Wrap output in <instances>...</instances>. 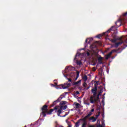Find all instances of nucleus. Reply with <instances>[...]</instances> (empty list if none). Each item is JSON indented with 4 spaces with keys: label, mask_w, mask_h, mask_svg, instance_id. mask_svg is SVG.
<instances>
[{
    "label": "nucleus",
    "mask_w": 127,
    "mask_h": 127,
    "mask_svg": "<svg viewBox=\"0 0 127 127\" xmlns=\"http://www.w3.org/2000/svg\"><path fill=\"white\" fill-rule=\"evenodd\" d=\"M94 112H95V109H91V112H90V113H93Z\"/></svg>",
    "instance_id": "35"
},
{
    "label": "nucleus",
    "mask_w": 127,
    "mask_h": 127,
    "mask_svg": "<svg viewBox=\"0 0 127 127\" xmlns=\"http://www.w3.org/2000/svg\"><path fill=\"white\" fill-rule=\"evenodd\" d=\"M71 86V83H64V84H60L59 85V87H60V89H67V88H69V87Z\"/></svg>",
    "instance_id": "5"
},
{
    "label": "nucleus",
    "mask_w": 127,
    "mask_h": 127,
    "mask_svg": "<svg viewBox=\"0 0 127 127\" xmlns=\"http://www.w3.org/2000/svg\"><path fill=\"white\" fill-rule=\"evenodd\" d=\"M61 127H64L62 126Z\"/></svg>",
    "instance_id": "61"
},
{
    "label": "nucleus",
    "mask_w": 127,
    "mask_h": 127,
    "mask_svg": "<svg viewBox=\"0 0 127 127\" xmlns=\"http://www.w3.org/2000/svg\"><path fill=\"white\" fill-rule=\"evenodd\" d=\"M96 117L97 119H98V118H99V117H100V115L99 114L96 115Z\"/></svg>",
    "instance_id": "41"
},
{
    "label": "nucleus",
    "mask_w": 127,
    "mask_h": 127,
    "mask_svg": "<svg viewBox=\"0 0 127 127\" xmlns=\"http://www.w3.org/2000/svg\"><path fill=\"white\" fill-rule=\"evenodd\" d=\"M76 57H77V55H75V58H74V59L73 61H75V60H76V59H77Z\"/></svg>",
    "instance_id": "37"
},
{
    "label": "nucleus",
    "mask_w": 127,
    "mask_h": 127,
    "mask_svg": "<svg viewBox=\"0 0 127 127\" xmlns=\"http://www.w3.org/2000/svg\"><path fill=\"white\" fill-rule=\"evenodd\" d=\"M58 108H59V106L58 105L56 106L55 107H54V109H51L49 110V111H48V110L46 114H47L48 115H51L54 111H55V113H57V110H58Z\"/></svg>",
    "instance_id": "4"
},
{
    "label": "nucleus",
    "mask_w": 127,
    "mask_h": 127,
    "mask_svg": "<svg viewBox=\"0 0 127 127\" xmlns=\"http://www.w3.org/2000/svg\"><path fill=\"white\" fill-rule=\"evenodd\" d=\"M33 126V127H37V124L36 123H32L31 124V126Z\"/></svg>",
    "instance_id": "24"
},
{
    "label": "nucleus",
    "mask_w": 127,
    "mask_h": 127,
    "mask_svg": "<svg viewBox=\"0 0 127 127\" xmlns=\"http://www.w3.org/2000/svg\"><path fill=\"white\" fill-rule=\"evenodd\" d=\"M79 94H80V92H79V91H76L75 93V95H79Z\"/></svg>",
    "instance_id": "36"
},
{
    "label": "nucleus",
    "mask_w": 127,
    "mask_h": 127,
    "mask_svg": "<svg viewBox=\"0 0 127 127\" xmlns=\"http://www.w3.org/2000/svg\"><path fill=\"white\" fill-rule=\"evenodd\" d=\"M41 110L42 112L41 113V116H42L43 118L46 117V113L47 112V111H48V106L47 105H44L42 107Z\"/></svg>",
    "instance_id": "1"
},
{
    "label": "nucleus",
    "mask_w": 127,
    "mask_h": 127,
    "mask_svg": "<svg viewBox=\"0 0 127 127\" xmlns=\"http://www.w3.org/2000/svg\"><path fill=\"white\" fill-rule=\"evenodd\" d=\"M87 124H88V122H83V125L87 126Z\"/></svg>",
    "instance_id": "32"
},
{
    "label": "nucleus",
    "mask_w": 127,
    "mask_h": 127,
    "mask_svg": "<svg viewBox=\"0 0 127 127\" xmlns=\"http://www.w3.org/2000/svg\"><path fill=\"white\" fill-rule=\"evenodd\" d=\"M72 85L73 86H75V85H77V84H76V82H73Z\"/></svg>",
    "instance_id": "44"
},
{
    "label": "nucleus",
    "mask_w": 127,
    "mask_h": 127,
    "mask_svg": "<svg viewBox=\"0 0 127 127\" xmlns=\"http://www.w3.org/2000/svg\"><path fill=\"white\" fill-rule=\"evenodd\" d=\"M81 127H87V126H86V125H84V124H82Z\"/></svg>",
    "instance_id": "39"
},
{
    "label": "nucleus",
    "mask_w": 127,
    "mask_h": 127,
    "mask_svg": "<svg viewBox=\"0 0 127 127\" xmlns=\"http://www.w3.org/2000/svg\"><path fill=\"white\" fill-rule=\"evenodd\" d=\"M92 115H93V113L92 112H89V113L85 117H86V118H87V119H90V117L91 116H92Z\"/></svg>",
    "instance_id": "19"
},
{
    "label": "nucleus",
    "mask_w": 127,
    "mask_h": 127,
    "mask_svg": "<svg viewBox=\"0 0 127 127\" xmlns=\"http://www.w3.org/2000/svg\"><path fill=\"white\" fill-rule=\"evenodd\" d=\"M93 93V96L90 97V103L94 104V98L97 97V92H92Z\"/></svg>",
    "instance_id": "7"
},
{
    "label": "nucleus",
    "mask_w": 127,
    "mask_h": 127,
    "mask_svg": "<svg viewBox=\"0 0 127 127\" xmlns=\"http://www.w3.org/2000/svg\"><path fill=\"white\" fill-rule=\"evenodd\" d=\"M85 47H87L85 46Z\"/></svg>",
    "instance_id": "62"
},
{
    "label": "nucleus",
    "mask_w": 127,
    "mask_h": 127,
    "mask_svg": "<svg viewBox=\"0 0 127 127\" xmlns=\"http://www.w3.org/2000/svg\"><path fill=\"white\" fill-rule=\"evenodd\" d=\"M97 97H100V94H98L97 96Z\"/></svg>",
    "instance_id": "48"
},
{
    "label": "nucleus",
    "mask_w": 127,
    "mask_h": 127,
    "mask_svg": "<svg viewBox=\"0 0 127 127\" xmlns=\"http://www.w3.org/2000/svg\"><path fill=\"white\" fill-rule=\"evenodd\" d=\"M102 116L104 117V114L102 115Z\"/></svg>",
    "instance_id": "57"
},
{
    "label": "nucleus",
    "mask_w": 127,
    "mask_h": 127,
    "mask_svg": "<svg viewBox=\"0 0 127 127\" xmlns=\"http://www.w3.org/2000/svg\"><path fill=\"white\" fill-rule=\"evenodd\" d=\"M122 20H125V19L121 18L120 20H119L115 22L116 26H118V27H120V26L122 25Z\"/></svg>",
    "instance_id": "8"
},
{
    "label": "nucleus",
    "mask_w": 127,
    "mask_h": 127,
    "mask_svg": "<svg viewBox=\"0 0 127 127\" xmlns=\"http://www.w3.org/2000/svg\"><path fill=\"white\" fill-rule=\"evenodd\" d=\"M92 70H93V72H95L96 71V70H97V68L96 67H93L92 68Z\"/></svg>",
    "instance_id": "29"
},
{
    "label": "nucleus",
    "mask_w": 127,
    "mask_h": 127,
    "mask_svg": "<svg viewBox=\"0 0 127 127\" xmlns=\"http://www.w3.org/2000/svg\"><path fill=\"white\" fill-rule=\"evenodd\" d=\"M115 27L114 26H113L111 27L110 29H109L108 30H107L106 32H104L103 33V34H99L96 37L97 38L101 39L103 36H108V33H110L111 32V30H113V28Z\"/></svg>",
    "instance_id": "2"
},
{
    "label": "nucleus",
    "mask_w": 127,
    "mask_h": 127,
    "mask_svg": "<svg viewBox=\"0 0 127 127\" xmlns=\"http://www.w3.org/2000/svg\"><path fill=\"white\" fill-rule=\"evenodd\" d=\"M87 56H90V53L87 52Z\"/></svg>",
    "instance_id": "40"
},
{
    "label": "nucleus",
    "mask_w": 127,
    "mask_h": 127,
    "mask_svg": "<svg viewBox=\"0 0 127 127\" xmlns=\"http://www.w3.org/2000/svg\"><path fill=\"white\" fill-rule=\"evenodd\" d=\"M88 121L90 122V121H92V123H95L96 121H97V118H95V117L92 116L88 119Z\"/></svg>",
    "instance_id": "13"
},
{
    "label": "nucleus",
    "mask_w": 127,
    "mask_h": 127,
    "mask_svg": "<svg viewBox=\"0 0 127 127\" xmlns=\"http://www.w3.org/2000/svg\"><path fill=\"white\" fill-rule=\"evenodd\" d=\"M109 40H110V41H111V42H112L113 43H115V44L117 43V38L116 39H109Z\"/></svg>",
    "instance_id": "18"
},
{
    "label": "nucleus",
    "mask_w": 127,
    "mask_h": 127,
    "mask_svg": "<svg viewBox=\"0 0 127 127\" xmlns=\"http://www.w3.org/2000/svg\"><path fill=\"white\" fill-rule=\"evenodd\" d=\"M127 16V11L124 13H123V16L125 17V16Z\"/></svg>",
    "instance_id": "30"
},
{
    "label": "nucleus",
    "mask_w": 127,
    "mask_h": 127,
    "mask_svg": "<svg viewBox=\"0 0 127 127\" xmlns=\"http://www.w3.org/2000/svg\"><path fill=\"white\" fill-rule=\"evenodd\" d=\"M68 114H69V112L67 113H65V114H67V116H68Z\"/></svg>",
    "instance_id": "52"
},
{
    "label": "nucleus",
    "mask_w": 127,
    "mask_h": 127,
    "mask_svg": "<svg viewBox=\"0 0 127 127\" xmlns=\"http://www.w3.org/2000/svg\"><path fill=\"white\" fill-rule=\"evenodd\" d=\"M89 40V41L88 42V43H90V42L92 41V40H93V38H87L85 40V44L86 43H88V40Z\"/></svg>",
    "instance_id": "20"
},
{
    "label": "nucleus",
    "mask_w": 127,
    "mask_h": 127,
    "mask_svg": "<svg viewBox=\"0 0 127 127\" xmlns=\"http://www.w3.org/2000/svg\"><path fill=\"white\" fill-rule=\"evenodd\" d=\"M110 57H111L110 56H109L108 55H106V57H105V59L106 60H108L109 59V58H110Z\"/></svg>",
    "instance_id": "27"
},
{
    "label": "nucleus",
    "mask_w": 127,
    "mask_h": 127,
    "mask_svg": "<svg viewBox=\"0 0 127 127\" xmlns=\"http://www.w3.org/2000/svg\"><path fill=\"white\" fill-rule=\"evenodd\" d=\"M65 94H68V92H65Z\"/></svg>",
    "instance_id": "54"
},
{
    "label": "nucleus",
    "mask_w": 127,
    "mask_h": 127,
    "mask_svg": "<svg viewBox=\"0 0 127 127\" xmlns=\"http://www.w3.org/2000/svg\"><path fill=\"white\" fill-rule=\"evenodd\" d=\"M95 65H96V64H93V66H95Z\"/></svg>",
    "instance_id": "51"
},
{
    "label": "nucleus",
    "mask_w": 127,
    "mask_h": 127,
    "mask_svg": "<svg viewBox=\"0 0 127 127\" xmlns=\"http://www.w3.org/2000/svg\"><path fill=\"white\" fill-rule=\"evenodd\" d=\"M89 127H95V126L94 125H90Z\"/></svg>",
    "instance_id": "45"
},
{
    "label": "nucleus",
    "mask_w": 127,
    "mask_h": 127,
    "mask_svg": "<svg viewBox=\"0 0 127 127\" xmlns=\"http://www.w3.org/2000/svg\"><path fill=\"white\" fill-rule=\"evenodd\" d=\"M96 85H99V81H95Z\"/></svg>",
    "instance_id": "43"
},
{
    "label": "nucleus",
    "mask_w": 127,
    "mask_h": 127,
    "mask_svg": "<svg viewBox=\"0 0 127 127\" xmlns=\"http://www.w3.org/2000/svg\"><path fill=\"white\" fill-rule=\"evenodd\" d=\"M69 69V66H66L65 68V70H68Z\"/></svg>",
    "instance_id": "38"
},
{
    "label": "nucleus",
    "mask_w": 127,
    "mask_h": 127,
    "mask_svg": "<svg viewBox=\"0 0 127 127\" xmlns=\"http://www.w3.org/2000/svg\"><path fill=\"white\" fill-rule=\"evenodd\" d=\"M80 123V122H77L76 123V124H75V127H79V124Z\"/></svg>",
    "instance_id": "28"
},
{
    "label": "nucleus",
    "mask_w": 127,
    "mask_h": 127,
    "mask_svg": "<svg viewBox=\"0 0 127 127\" xmlns=\"http://www.w3.org/2000/svg\"><path fill=\"white\" fill-rule=\"evenodd\" d=\"M87 89H89V87H88Z\"/></svg>",
    "instance_id": "59"
},
{
    "label": "nucleus",
    "mask_w": 127,
    "mask_h": 127,
    "mask_svg": "<svg viewBox=\"0 0 127 127\" xmlns=\"http://www.w3.org/2000/svg\"><path fill=\"white\" fill-rule=\"evenodd\" d=\"M83 79L84 80V81H87V80H88V76H87V75H84Z\"/></svg>",
    "instance_id": "25"
},
{
    "label": "nucleus",
    "mask_w": 127,
    "mask_h": 127,
    "mask_svg": "<svg viewBox=\"0 0 127 127\" xmlns=\"http://www.w3.org/2000/svg\"><path fill=\"white\" fill-rule=\"evenodd\" d=\"M96 43H99V42L96 41V43H94L92 44L90 46L91 49H94L95 48H97V44Z\"/></svg>",
    "instance_id": "11"
},
{
    "label": "nucleus",
    "mask_w": 127,
    "mask_h": 127,
    "mask_svg": "<svg viewBox=\"0 0 127 127\" xmlns=\"http://www.w3.org/2000/svg\"><path fill=\"white\" fill-rule=\"evenodd\" d=\"M67 103H68L67 101H64L61 102L60 103V107L61 108V107H63V109H64V107L65 106L64 105H66Z\"/></svg>",
    "instance_id": "10"
},
{
    "label": "nucleus",
    "mask_w": 127,
    "mask_h": 127,
    "mask_svg": "<svg viewBox=\"0 0 127 127\" xmlns=\"http://www.w3.org/2000/svg\"><path fill=\"white\" fill-rule=\"evenodd\" d=\"M98 115H99V116H100V115H101V112H98Z\"/></svg>",
    "instance_id": "49"
},
{
    "label": "nucleus",
    "mask_w": 127,
    "mask_h": 127,
    "mask_svg": "<svg viewBox=\"0 0 127 127\" xmlns=\"http://www.w3.org/2000/svg\"><path fill=\"white\" fill-rule=\"evenodd\" d=\"M54 82H55V83H56L55 82H57V79H55V80H54Z\"/></svg>",
    "instance_id": "46"
},
{
    "label": "nucleus",
    "mask_w": 127,
    "mask_h": 127,
    "mask_svg": "<svg viewBox=\"0 0 127 127\" xmlns=\"http://www.w3.org/2000/svg\"><path fill=\"white\" fill-rule=\"evenodd\" d=\"M119 50H120V49H118V50L114 49L111 51V52H112V53H114V52L118 53V51H119Z\"/></svg>",
    "instance_id": "23"
},
{
    "label": "nucleus",
    "mask_w": 127,
    "mask_h": 127,
    "mask_svg": "<svg viewBox=\"0 0 127 127\" xmlns=\"http://www.w3.org/2000/svg\"><path fill=\"white\" fill-rule=\"evenodd\" d=\"M87 105L89 106L90 105V103H87Z\"/></svg>",
    "instance_id": "53"
},
{
    "label": "nucleus",
    "mask_w": 127,
    "mask_h": 127,
    "mask_svg": "<svg viewBox=\"0 0 127 127\" xmlns=\"http://www.w3.org/2000/svg\"><path fill=\"white\" fill-rule=\"evenodd\" d=\"M94 86H95V87L92 88L91 90V91L92 92V93L96 92L98 91V85H97V84H95Z\"/></svg>",
    "instance_id": "12"
},
{
    "label": "nucleus",
    "mask_w": 127,
    "mask_h": 127,
    "mask_svg": "<svg viewBox=\"0 0 127 127\" xmlns=\"http://www.w3.org/2000/svg\"><path fill=\"white\" fill-rule=\"evenodd\" d=\"M63 99V97H62V95H61L60 97L58 98V99L56 101H55L53 104L51 105V107H54V106H56V105L57 104V103H59L61 100Z\"/></svg>",
    "instance_id": "6"
},
{
    "label": "nucleus",
    "mask_w": 127,
    "mask_h": 127,
    "mask_svg": "<svg viewBox=\"0 0 127 127\" xmlns=\"http://www.w3.org/2000/svg\"><path fill=\"white\" fill-rule=\"evenodd\" d=\"M125 43H127V40H125L124 42Z\"/></svg>",
    "instance_id": "50"
},
{
    "label": "nucleus",
    "mask_w": 127,
    "mask_h": 127,
    "mask_svg": "<svg viewBox=\"0 0 127 127\" xmlns=\"http://www.w3.org/2000/svg\"><path fill=\"white\" fill-rule=\"evenodd\" d=\"M66 116H67V114H65L63 116H62V118H65V117H66Z\"/></svg>",
    "instance_id": "42"
},
{
    "label": "nucleus",
    "mask_w": 127,
    "mask_h": 127,
    "mask_svg": "<svg viewBox=\"0 0 127 127\" xmlns=\"http://www.w3.org/2000/svg\"><path fill=\"white\" fill-rule=\"evenodd\" d=\"M98 110H100V108H99Z\"/></svg>",
    "instance_id": "60"
},
{
    "label": "nucleus",
    "mask_w": 127,
    "mask_h": 127,
    "mask_svg": "<svg viewBox=\"0 0 127 127\" xmlns=\"http://www.w3.org/2000/svg\"><path fill=\"white\" fill-rule=\"evenodd\" d=\"M79 76H80V72L79 71H76V77L75 79V81H77L78 78H79Z\"/></svg>",
    "instance_id": "16"
},
{
    "label": "nucleus",
    "mask_w": 127,
    "mask_h": 127,
    "mask_svg": "<svg viewBox=\"0 0 127 127\" xmlns=\"http://www.w3.org/2000/svg\"><path fill=\"white\" fill-rule=\"evenodd\" d=\"M67 80H68V82H72V79H71L70 78H67Z\"/></svg>",
    "instance_id": "34"
},
{
    "label": "nucleus",
    "mask_w": 127,
    "mask_h": 127,
    "mask_svg": "<svg viewBox=\"0 0 127 127\" xmlns=\"http://www.w3.org/2000/svg\"><path fill=\"white\" fill-rule=\"evenodd\" d=\"M55 85H56V86H57V85H58L57 82H55Z\"/></svg>",
    "instance_id": "47"
},
{
    "label": "nucleus",
    "mask_w": 127,
    "mask_h": 127,
    "mask_svg": "<svg viewBox=\"0 0 127 127\" xmlns=\"http://www.w3.org/2000/svg\"><path fill=\"white\" fill-rule=\"evenodd\" d=\"M116 40L118 41V40H119L120 42L121 41H123V37H118L116 38Z\"/></svg>",
    "instance_id": "22"
},
{
    "label": "nucleus",
    "mask_w": 127,
    "mask_h": 127,
    "mask_svg": "<svg viewBox=\"0 0 127 127\" xmlns=\"http://www.w3.org/2000/svg\"><path fill=\"white\" fill-rule=\"evenodd\" d=\"M98 63L99 64H103V57H100L98 58Z\"/></svg>",
    "instance_id": "14"
},
{
    "label": "nucleus",
    "mask_w": 127,
    "mask_h": 127,
    "mask_svg": "<svg viewBox=\"0 0 127 127\" xmlns=\"http://www.w3.org/2000/svg\"><path fill=\"white\" fill-rule=\"evenodd\" d=\"M77 65L80 66L82 65V62L81 61L75 60Z\"/></svg>",
    "instance_id": "17"
},
{
    "label": "nucleus",
    "mask_w": 127,
    "mask_h": 127,
    "mask_svg": "<svg viewBox=\"0 0 127 127\" xmlns=\"http://www.w3.org/2000/svg\"><path fill=\"white\" fill-rule=\"evenodd\" d=\"M48 103H49V101H48Z\"/></svg>",
    "instance_id": "58"
},
{
    "label": "nucleus",
    "mask_w": 127,
    "mask_h": 127,
    "mask_svg": "<svg viewBox=\"0 0 127 127\" xmlns=\"http://www.w3.org/2000/svg\"><path fill=\"white\" fill-rule=\"evenodd\" d=\"M81 82H82V79H80L79 81H77V82H76L75 84H76V85H78L79 83H81Z\"/></svg>",
    "instance_id": "26"
},
{
    "label": "nucleus",
    "mask_w": 127,
    "mask_h": 127,
    "mask_svg": "<svg viewBox=\"0 0 127 127\" xmlns=\"http://www.w3.org/2000/svg\"><path fill=\"white\" fill-rule=\"evenodd\" d=\"M67 105H64L63 108V106H61L60 109H59V107H58V111H57V115L58 117H60L61 118H62V116L60 115L62 113V111H64V110H66L67 109Z\"/></svg>",
    "instance_id": "3"
},
{
    "label": "nucleus",
    "mask_w": 127,
    "mask_h": 127,
    "mask_svg": "<svg viewBox=\"0 0 127 127\" xmlns=\"http://www.w3.org/2000/svg\"><path fill=\"white\" fill-rule=\"evenodd\" d=\"M124 43V41H121V42H117L114 44V47H115V48H118V47H119V46H120V45H122V44H123V43Z\"/></svg>",
    "instance_id": "9"
},
{
    "label": "nucleus",
    "mask_w": 127,
    "mask_h": 127,
    "mask_svg": "<svg viewBox=\"0 0 127 127\" xmlns=\"http://www.w3.org/2000/svg\"><path fill=\"white\" fill-rule=\"evenodd\" d=\"M83 87H85V84H83Z\"/></svg>",
    "instance_id": "56"
},
{
    "label": "nucleus",
    "mask_w": 127,
    "mask_h": 127,
    "mask_svg": "<svg viewBox=\"0 0 127 127\" xmlns=\"http://www.w3.org/2000/svg\"><path fill=\"white\" fill-rule=\"evenodd\" d=\"M75 106H76V108H78V107H79V106H80V104H79V103H76V104H75Z\"/></svg>",
    "instance_id": "31"
},
{
    "label": "nucleus",
    "mask_w": 127,
    "mask_h": 127,
    "mask_svg": "<svg viewBox=\"0 0 127 127\" xmlns=\"http://www.w3.org/2000/svg\"><path fill=\"white\" fill-rule=\"evenodd\" d=\"M99 101H100V97H96V98L95 97L93 99V104H94V103H96V102H98Z\"/></svg>",
    "instance_id": "15"
},
{
    "label": "nucleus",
    "mask_w": 127,
    "mask_h": 127,
    "mask_svg": "<svg viewBox=\"0 0 127 127\" xmlns=\"http://www.w3.org/2000/svg\"><path fill=\"white\" fill-rule=\"evenodd\" d=\"M64 77H67V76H66V75H64Z\"/></svg>",
    "instance_id": "55"
},
{
    "label": "nucleus",
    "mask_w": 127,
    "mask_h": 127,
    "mask_svg": "<svg viewBox=\"0 0 127 127\" xmlns=\"http://www.w3.org/2000/svg\"><path fill=\"white\" fill-rule=\"evenodd\" d=\"M87 120H88V118H87V117H86V116H85L84 118H83L82 119V121L83 122H87Z\"/></svg>",
    "instance_id": "21"
},
{
    "label": "nucleus",
    "mask_w": 127,
    "mask_h": 127,
    "mask_svg": "<svg viewBox=\"0 0 127 127\" xmlns=\"http://www.w3.org/2000/svg\"><path fill=\"white\" fill-rule=\"evenodd\" d=\"M113 54V52H110L108 55L111 57V56Z\"/></svg>",
    "instance_id": "33"
}]
</instances>
